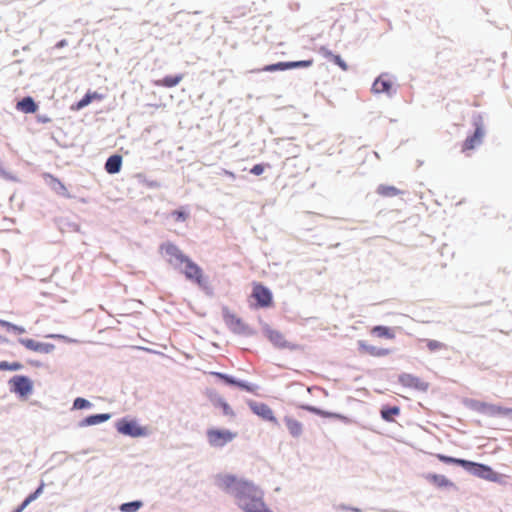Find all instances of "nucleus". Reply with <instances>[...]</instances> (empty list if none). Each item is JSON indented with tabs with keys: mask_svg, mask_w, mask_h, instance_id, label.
I'll return each instance as SVG.
<instances>
[{
	"mask_svg": "<svg viewBox=\"0 0 512 512\" xmlns=\"http://www.w3.org/2000/svg\"><path fill=\"white\" fill-rule=\"evenodd\" d=\"M257 489L250 495L246 496L244 500L240 501V507L245 512H271L268 510L260 497H256Z\"/></svg>",
	"mask_w": 512,
	"mask_h": 512,
	"instance_id": "1a4fd4ad",
	"label": "nucleus"
},
{
	"mask_svg": "<svg viewBox=\"0 0 512 512\" xmlns=\"http://www.w3.org/2000/svg\"><path fill=\"white\" fill-rule=\"evenodd\" d=\"M469 464L465 469L475 476L492 482L498 481L499 475L491 467L471 461H469Z\"/></svg>",
	"mask_w": 512,
	"mask_h": 512,
	"instance_id": "0eeeda50",
	"label": "nucleus"
},
{
	"mask_svg": "<svg viewBox=\"0 0 512 512\" xmlns=\"http://www.w3.org/2000/svg\"><path fill=\"white\" fill-rule=\"evenodd\" d=\"M436 457L444 462V463H447V464H457L463 468L467 467L469 464V461L468 460H464V459H458V458H453V457H449V456H446V455H443V454H437Z\"/></svg>",
	"mask_w": 512,
	"mask_h": 512,
	"instance_id": "c85d7f7f",
	"label": "nucleus"
},
{
	"mask_svg": "<svg viewBox=\"0 0 512 512\" xmlns=\"http://www.w3.org/2000/svg\"><path fill=\"white\" fill-rule=\"evenodd\" d=\"M160 249L166 256L168 263L174 267L181 266L183 261L188 257L175 244L170 242L162 244Z\"/></svg>",
	"mask_w": 512,
	"mask_h": 512,
	"instance_id": "20e7f679",
	"label": "nucleus"
},
{
	"mask_svg": "<svg viewBox=\"0 0 512 512\" xmlns=\"http://www.w3.org/2000/svg\"><path fill=\"white\" fill-rule=\"evenodd\" d=\"M58 185H59V187H60V189H61V190H63V191H65V190H66V188L64 187V185H63V184H61L60 182H58Z\"/></svg>",
	"mask_w": 512,
	"mask_h": 512,
	"instance_id": "a18cd8bd",
	"label": "nucleus"
},
{
	"mask_svg": "<svg viewBox=\"0 0 512 512\" xmlns=\"http://www.w3.org/2000/svg\"><path fill=\"white\" fill-rule=\"evenodd\" d=\"M370 334L378 338H385L389 340H393L395 338L394 330L390 327L382 325L374 326L370 330Z\"/></svg>",
	"mask_w": 512,
	"mask_h": 512,
	"instance_id": "b1692460",
	"label": "nucleus"
},
{
	"mask_svg": "<svg viewBox=\"0 0 512 512\" xmlns=\"http://www.w3.org/2000/svg\"><path fill=\"white\" fill-rule=\"evenodd\" d=\"M210 375L223 380L225 383H227L229 385H235V386H237L245 391H248V392H254L256 390V387L254 385H250L245 382L237 381L234 378H232L226 374L220 373V372H210Z\"/></svg>",
	"mask_w": 512,
	"mask_h": 512,
	"instance_id": "6ab92c4d",
	"label": "nucleus"
},
{
	"mask_svg": "<svg viewBox=\"0 0 512 512\" xmlns=\"http://www.w3.org/2000/svg\"><path fill=\"white\" fill-rule=\"evenodd\" d=\"M17 109L25 113L32 112V97H26L17 103Z\"/></svg>",
	"mask_w": 512,
	"mask_h": 512,
	"instance_id": "473e14b6",
	"label": "nucleus"
},
{
	"mask_svg": "<svg viewBox=\"0 0 512 512\" xmlns=\"http://www.w3.org/2000/svg\"><path fill=\"white\" fill-rule=\"evenodd\" d=\"M358 347L359 351L362 354L369 355L372 357H384L391 353L390 349L376 347L365 340L358 341Z\"/></svg>",
	"mask_w": 512,
	"mask_h": 512,
	"instance_id": "4468645a",
	"label": "nucleus"
},
{
	"mask_svg": "<svg viewBox=\"0 0 512 512\" xmlns=\"http://www.w3.org/2000/svg\"><path fill=\"white\" fill-rule=\"evenodd\" d=\"M306 409L312 413H315L319 416H322V417H334V418H340V419H346L345 417H342L338 414H334V413H329V412H325V411H322L318 408H315V407H306Z\"/></svg>",
	"mask_w": 512,
	"mask_h": 512,
	"instance_id": "c9c22d12",
	"label": "nucleus"
},
{
	"mask_svg": "<svg viewBox=\"0 0 512 512\" xmlns=\"http://www.w3.org/2000/svg\"><path fill=\"white\" fill-rule=\"evenodd\" d=\"M143 503L141 501H133L123 503L120 506V511L122 512H136L142 507Z\"/></svg>",
	"mask_w": 512,
	"mask_h": 512,
	"instance_id": "2f4dec72",
	"label": "nucleus"
},
{
	"mask_svg": "<svg viewBox=\"0 0 512 512\" xmlns=\"http://www.w3.org/2000/svg\"><path fill=\"white\" fill-rule=\"evenodd\" d=\"M21 343H23L27 348H32V340H20Z\"/></svg>",
	"mask_w": 512,
	"mask_h": 512,
	"instance_id": "37998d69",
	"label": "nucleus"
},
{
	"mask_svg": "<svg viewBox=\"0 0 512 512\" xmlns=\"http://www.w3.org/2000/svg\"><path fill=\"white\" fill-rule=\"evenodd\" d=\"M380 414L383 420L393 422L395 417L400 414V408L398 406H383Z\"/></svg>",
	"mask_w": 512,
	"mask_h": 512,
	"instance_id": "bb28decb",
	"label": "nucleus"
},
{
	"mask_svg": "<svg viewBox=\"0 0 512 512\" xmlns=\"http://www.w3.org/2000/svg\"><path fill=\"white\" fill-rule=\"evenodd\" d=\"M478 411L488 416H510L512 415V408L502 407L499 405L480 403Z\"/></svg>",
	"mask_w": 512,
	"mask_h": 512,
	"instance_id": "ddd939ff",
	"label": "nucleus"
},
{
	"mask_svg": "<svg viewBox=\"0 0 512 512\" xmlns=\"http://www.w3.org/2000/svg\"><path fill=\"white\" fill-rule=\"evenodd\" d=\"M67 44L66 40H61L60 42L57 43V47L60 48V47H63Z\"/></svg>",
	"mask_w": 512,
	"mask_h": 512,
	"instance_id": "c03bdc74",
	"label": "nucleus"
},
{
	"mask_svg": "<svg viewBox=\"0 0 512 512\" xmlns=\"http://www.w3.org/2000/svg\"><path fill=\"white\" fill-rule=\"evenodd\" d=\"M11 391L18 394L20 397H27L31 390L30 381L23 376H15L10 382Z\"/></svg>",
	"mask_w": 512,
	"mask_h": 512,
	"instance_id": "f8f14e48",
	"label": "nucleus"
},
{
	"mask_svg": "<svg viewBox=\"0 0 512 512\" xmlns=\"http://www.w3.org/2000/svg\"><path fill=\"white\" fill-rule=\"evenodd\" d=\"M110 418V414H96L85 418L84 424L91 426L107 421Z\"/></svg>",
	"mask_w": 512,
	"mask_h": 512,
	"instance_id": "c756f323",
	"label": "nucleus"
},
{
	"mask_svg": "<svg viewBox=\"0 0 512 512\" xmlns=\"http://www.w3.org/2000/svg\"><path fill=\"white\" fill-rule=\"evenodd\" d=\"M104 95L96 91H88L85 96L72 106L73 110L79 111L84 107L88 106L93 101H101L104 99Z\"/></svg>",
	"mask_w": 512,
	"mask_h": 512,
	"instance_id": "aec40b11",
	"label": "nucleus"
},
{
	"mask_svg": "<svg viewBox=\"0 0 512 512\" xmlns=\"http://www.w3.org/2000/svg\"><path fill=\"white\" fill-rule=\"evenodd\" d=\"M53 349H54V346L51 344L34 342V351H36V352L49 353Z\"/></svg>",
	"mask_w": 512,
	"mask_h": 512,
	"instance_id": "4c0bfd02",
	"label": "nucleus"
},
{
	"mask_svg": "<svg viewBox=\"0 0 512 512\" xmlns=\"http://www.w3.org/2000/svg\"><path fill=\"white\" fill-rule=\"evenodd\" d=\"M341 70L347 71L348 65L347 63L341 58L340 55H334L331 59Z\"/></svg>",
	"mask_w": 512,
	"mask_h": 512,
	"instance_id": "ea45409f",
	"label": "nucleus"
},
{
	"mask_svg": "<svg viewBox=\"0 0 512 512\" xmlns=\"http://www.w3.org/2000/svg\"><path fill=\"white\" fill-rule=\"evenodd\" d=\"M398 381L403 387L421 392H426L429 388L428 382L409 373H403L399 375Z\"/></svg>",
	"mask_w": 512,
	"mask_h": 512,
	"instance_id": "6e6552de",
	"label": "nucleus"
},
{
	"mask_svg": "<svg viewBox=\"0 0 512 512\" xmlns=\"http://www.w3.org/2000/svg\"><path fill=\"white\" fill-rule=\"evenodd\" d=\"M216 406H219L222 409L224 415L229 417H234L235 413L230 405L222 398H218L214 403Z\"/></svg>",
	"mask_w": 512,
	"mask_h": 512,
	"instance_id": "7c9ffc66",
	"label": "nucleus"
},
{
	"mask_svg": "<svg viewBox=\"0 0 512 512\" xmlns=\"http://www.w3.org/2000/svg\"><path fill=\"white\" fill-rule=\"evenodd\" d=\"M425 479L438 488L452 487L454 484L446 476L429 473L425 475Z\"/></svg>",
	"mask_w": 512,
	"mask_h": 512,
	"instance_id": "412c9836",
	"label": "nucleus"
},
{
	"mask_svg": "<svg viewBox=\"0 0 512 512\" xmlns=\"http://www.w3.org/2000/svg\"><path fill=\"white\" fill-rule=\"evenodd\" d=\"M266 335L269 341L279 349L296 350L299 348L297 344L289 342L284 334L278 330H268Z\"/></svg>",
	"mask_w": 512,
	"mask_h": 512,
	"instance_id": "9b49d317",
	"label": "nucleus"
},
{
	"mask_svg": "<svg viewBox=\"0 0 512 512\" xmlns=\"http://www.w3.org/2000/svg\"><path fill=\"white\" fill-rule=\"evenodd\" d=\"M171 216L174 218L176 222H184L188 219L189 213L185 208H181L178 210H174L171 213Z\"/></svg>",
	"mask_w": 512,
	"mask_h": 512,
	"instance_id": "72a5a7b5",
	"label": "nucleus"
},
{
	"mask_svg": "<svg viewBox=\"0 0 512 512\" xmlns=\"http://www.w3.org/2000/svg\"><path fill=\"white\" fill-rule=\"evenodd\" d=\"M313 59L309 60H302V61H291V62H279L276 64H270L266 65L261 69V71L265 72H273L277 70H287V69H293V68H303V67H310L313 65Z\"/></svg>",
	"mask_w": 512,
	"mask_h": 512,
	"instance_id": "9d476101",
	"label": "nucleus"
},
{
	"mask_svg": "<svg viewBox=\"0 0 512 512\" xmlns=\"http://www.w3.org/2000/svg\"><path fill=\"white\" fill-rule=\"evenodd\" d=\"M206 437L211 447L221 448L232 442L237 437V433L228 429L210 428L206 432Z\"/></svg>",
	"mask_w": 512,
	"mask_h": 512,
	"instance_id": "f03ea898",
	"label": "nucleus"
},
{
	"mask_svg": "<svg viewBox=\"0 0 512 512\" xmlns=\"http://www.w3.org/2000/svg\"><path fill=\"white\" fill-rule=\"evenodd\" d=\"M484 137V130L481 126H477L475 129V132L472 136L468 137L463 145H462V152L467 153L473 149H475L477 146H479L482 142V139Z\"/></svg>",
	"mask_w": 512,
	"mask_h": 512,
	"instance_id": "f3484780",
	"label": "nucleus"
},
{
	"mask_svg": "<svg viewBox=\"0 0 512 512\" xmlns=\"http://www.w3.org/2000/svg\"><path fill=\"white\" fill-rule=\"evenodd\" d=\"M22 368V365L18 362L8 363L6 361L0 362V370H11L16 371Z\"/></svg>",
	"mask_w": 512,
	"mask_h": 512,
	"instance_id": "e433bc0d",
	"label": "nucleus"
},
{
	"mask_svg": "<svg viewBox=\"0 0 512 512\" xmlns=\"http://www.w3.org/2000/svg\"><path fill=\"white\" fill-rule=\"evenodd\" d=\"M264 166L262 164H256L252 167L251 173L254 175H261L264 172Z\"/></svg>",
	"mask_w": 512,
	"mask_h": 512,
	"instance_id": "79ce46f5",
	"label": "nucleus"
},
{
	"mask_svg": "<svg viewBox=\"0 0 512 512\" xmlns=\"http://www.w3.org/2000/svg\"><path fill=\"white\" fill-rule=\"evenodd\" d=\"M122 157L120 155L110 156L105 163V170L109 174H116L121 170Z\"/></svg>",
	"mask_w": 512,
	"mask_h": 512,
	"instance_id": "5701e85b",
	"label": "nucleus"
},
{
	"mask_svg": "<svg viewBox=\"0 0 512 512\" xmlns=\"http://www.w3.org/2000/svg\"><path fill=\"white\" fill-rule=\"evenodd\" d=\"M218 483L221 488L231 490L239 500H244L246 496H250L256 490V486L252 482L238 479L231 474L220 475Z\"/></svg>",
	"mask_w": 512,
	"mask_h": 512,
	"instance_id": "f257e3e1",
	"label": "nucleus"
},
{
	"mask_svg": "<svg viewBox=\"0 0 512 512\" xmlns=\"http://www.w3.org/2000/svg\"><path fill=\"white\" fill-rule=\"evenodd\" d=\"M426 346L431 352L446 349V345L444 343L432 339L426 340Z\"/></svg>",
	"mask_w": 512,
	"mask_h": 512,
	"instance_id": "f704fd0d",
	"label": "nucleus"
},
{
	"mask_svg": "<svg viewBox=\"0 0 512 512\" xmlns=\"http://www.w3.org/2000/svg\"><path fill=\"white\" fill-rule=\"evenodd\" d=\"M284 421L289 433L293 437H299L302 434L303 426L298 420L291 417H285Z\"/></svg>",
	"mask_w": 512,
	"mask_h": 512,
	"instance_id": "a878e982",
	"label": "nucleus"
},
{
	"mask_svg": "<svg viewBox=\"0 0 512 512\" xmlns=\"http://www.w3.org/2000/svg\"><path fill=\"white\" fill-rule=\"evenodd\" d=\"M224 321L226 325L235 333H242L246 330V325L242 319L228 309L224 310Z\"/></svg>",
	"mask_w": 512,
	"mask_h": 512,
	"instance_id": "dca6fc26",
	"label": "nucleus"
},
{
	"mask_svg": "<svg viewBox=\"0 0 512 512\" xmlns=\"http://www.w3.org/2000/svg\"><path fill=\"white\" fill-rule=\"evenodd\" d=\"M91 406V403L84 399V398H76L74 400V403H73V408L74 409H85V408H89Z\"/></svg>",
	"mask_w": 512,
	"mask_h": 512,
	"instance_id": "58836bf2",
	"label": "nucleus"
},
{
	"mask_svg": "<svg viewBox=\"0 0 512 512\" xmlns=\"http://www.w3.org/2000/svg\"><path fill=\"white\" fill-rule=\"evenodd\" d=\"M116 428L119 433L131 437H141L147 434V429L139 426L134 420L121 419L117 422Z\"/></svg>",
	"mask_w": 512,
	"mask_h": 512,
	"instance_id": "39448f33",
	"label": "nucleus"
},
{
	"mask_svg": "<svg viewBox=\"0 0 512 512\" xmlns=\"http://www.w3.org/2000/svg\"><path fill=\"white\" fill-rule=\"evenodd\" d=\"M24 332L25 330L22 327L0 320V341L8 342L10 341V336L18 337Z\"/></svg>",
	"mask_w": 512,
	"mask_h": 512,
	"instance_id": "2eb2a0df",
	"label": "nucleus"
},
{
	"mask_svg": "<svg viewBox=\"0 0 512 512\" xmlns=\"http://www.w3.org/2000/svg\"><path fill=\"white\" fill-rule=\"evenodd\" d=\"M182 79H183L182 74H178L175 76L169 75V76H165L162 79L155 80L154 85L159 86V87L172 88V87H175L176 85H178L182 81Z\"/></svg>",
	"mask_w": 512,
	"mask_h": 512,
	"instance_id": "393cba45",
	"label": "nucleus"
},
{
	"mask_svg": "<svg viewBox=\"0 0 512 512\" xmlns=\"http://www.w3.org/2000/svg\"><path fill=\"white\" fill-rule=\"evenodd\" d=\"M391 88L392 82L384 76L378 77L372 85V90L374 93H390Z\"/></svg>",
	"mask_w": 512,
	"mask_h": 512,
	"instance_id": "4be33fe9",
	"label": "nucleus"
},
{
	"mask_svg": "<svg viewBox=\"0 0 512 512\" xmlns=\"http://www.w3.org/2000/svg\"><path fill=\"white\" fill-rule=\"evenodd\" d=\"M252 411L266 421L277 424V419L274 416L273 410L264 403H255L251 406Z\"/></svg>",
	"mask_w": 512,
	"mask_h": 512,
	"instance_id": "a211bd4d",
	"label": "nucleus"
},
{
	"mask_svg": "<svg viewBox=\"0 0 512 512\" xmlns=\"http://www.w3.org/2000/svg\"><path fill=\"white\" fill-rule=\"evenodd\" d=\"M182 265H184V267L181 271L187 280L196 283L198 286H204L206 284V279L202 268L193 262L189 257L183 261Z\"/></svg>",
	"mask_w": 512,
	"mask_h": 512,
	"instance_id": "7ed1b4c3",
	"label": "nucleus"
},
{
	"mask_svg": "<svg viewBox=\"0 0 512 512\" xmlns=\"http://www.w3.org/2000/svg\"><path fill=\"white\" fill-rule=\"evenodd\" d=\"M319 53H320L323 57H325L326 59H329V60H331V59H332V57L335 55V54H333V53H332L328 48H326L325 46H321V47L319 48Z\"/></svg>",
	"mask_w": 512,
	"mask_h": 512,
	"instance_id": "a19ab883",
	"label": "nucleus"
},
{
	"mask_svg": "<svg viewBox=\"0 0 512 512\" xmlns=\"http://www.w3.org/2000/svg\"><path fill=\"white\" fill-rule=\"evenodd\" d=\"M377 193L382 197H395L402 194V191L392 185H379L377 187Z\"/></svg>",
	"mask_w": 512,
	"mask_h": 512,
	"instance_id": "cd10ccee",
	"label": "nucleus"
},
{
	"mask_svg": "<svg viewBox=\"0 0 512 512\" xmlns=\"http://www.w3.org/2000/svg\"><path fill=\"white\" fill-rule=\"evenodd\" d=\"M252 298L257 302V306L261 308L270 307L273 303L271 291L260 283L253 284Z\"/></svg>",
	"mask_w": 512,
	"mask_h": 512,
	"instance_id": "423d86ee",
	"label": "nucleus"
}]
</instances>
